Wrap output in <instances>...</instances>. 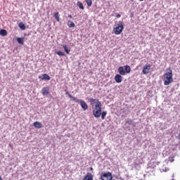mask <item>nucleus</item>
Segmentation results:
<instances>
[{
	"mask_svg": "<svg viewBox=\"0 0 180 180\" xmlns=\"http://www.w3.org/2000/svg\"><path fill=\"white\" fill-rule=\"evenodd\" d=\"M68 27L71 28V27H75V24L74 23V22L69 20L68 21Z\"/></svg>",
	"mask_w": 180,
	"mask_h": 180,
	"instance_id": "14",
	"label": "nucleus"
},
{
	"mask_svg": "<svg viewBox=\"0 0 180 180\" xmlns=\"http://www.w3.org/2000/svg\"><path fill=\"white\" fill-rule=\"evenodd\" d=\"M124 29V27L123 26V22L120 21L117 26L113 28V32L115 34L119 35L122 34V32H123Z\"/></svg>",
	"mask_w": 180,
	"mask_h": 180,
	"instance_id": "3",
	"label": "nucleus"
},
{
	"mask_svg": "<svg viewBox=\"0 0 180 180\" xmlns=\"http://www.w3.org/2000/svg\"><path fill=\"white\" fill-rule=\"evenodd\" d=\"M0 34L1 36H6L8 34V32L5 30H1Z\"/></svg>",
	"mask_w": 180,
	"mask_h": 180,
	"instance_id": "21",
	"label": "nucleus"
},
{
	"mask_svg": "<svg viewBox=\"0 0 180 180\" xmlns=\"http://www.w3.org/2000/svg\"><path fill=\"white\" fill-rule=\"evenodd\" d=\"M0 180H3V179H2V177H1V176H0Z\"/></svg>",
	"mask_w": 180,
	"mask_h": 180,
	"instance_id": "30",
	"label": "nucleus"
},
{
	"mask_svg": "<svg viewBox=\"0 0 180 180\" xmlns=\"http://www.w3.org/2000/svg\"><path fill=\"white\" fill-rule=\"evenodd\" d=\"M141 2H143V1H144V0H139Z\"/></svg>",
	"mask_w": 180,
	"mask_h": 180,
	"instance_id": "31",
	"label": "nucleus"
},
{
	"mask_svg": "<svg viewBox=\"0 0 180 180\" xmlns=\"http://www.w3.org/2000/svg\"><path fill=\"white\" fill-rule=\"evenodd\" d=\"M100 179L101 180H112L113 176H112V173L110 172H102L101 174Z\"/></svg>",
	"mask_w": 180,
	"mask_h": 180,
	"instance_id": "4",
	"label": "nucleus"
},
{
	"mask_svg": "<svg viewBox=\"0 0 180 180\" xmlns=\"http://www.w3.org/2000/svg\"><path fill=\"white\" fill-rule=\"evenodd\" d=\"M77 6H79V9H84V4H82V2L81 1L77 2Z\"/></svg>",
	"mask_w": 180,
	"mask_h": 180,
	"instance_id": "20",
	"label": "nucleus"
},
{
	"mask_svg": "<svg viewBox=\"0 0 180 180\" xmlns=\"http://www.w3.org/2000/svg\"><path fill=\"white\" fill-rule=\"evenodd\" d=\"M167 71L163 75V81H164V85H169V84H172V82H174V79H172V69L171 68H168L167 69Z\"/></svg>",
	"mask_w": 180,
	"mask_h": 180,
	"instance_id": "2",
	"label": "nucleus"
},
{
	"mask_svg": "<svg viewBox=\"0 0 180 180\" xmlns=\"http://www.w3.org/2000/svg\"><path fill=\"white\" fill-rule=\"evenodd\" d=\"M118 72L120 74V75H126V71H124V68H123L122 66H120L118 68Z\"/></svg>",
	"mask_w": 180,
	"mask_h": 180,
	"instance_id": "13",
	"label": "nucleus"
},
{
	"mask_svg": "<svg viewBox=\"0 0 180 180\" xmlns=\"http://www.w3.org/2000/svg\"><path fill=\"white\" fill-rule=\"evenodd\" d=\"M54 17L57 22H60V15L58 14V12L55 13Z\"/></svg>",
	"mask_w": 180,
	"mask_h": 180,
	"instance_id": "19",
	"label": "nucleus"
},
{
	"mask_svg": "<svg viewBox=\"0 0 180 180\" xmlns=\"http://www.w3.org/2000/svg\"><path fill=\"white\" fill-rule=\"evenodd\" d=\"M41 94L44 96H47V95H49L50 94V87L46 86V87L42 88Z\"/></svg>",
	"mask_w": 180,
	"mask_h": 180,
	"instance_id": "6",
	"label": "nucleus"
},
{
	"mask_svg": "<svg viewBox=\"0 0 180 180\" xmlns=\"http://www.w3.org/2000/svg\"><path fill=\"white\" fill-rule=\"evenodd\" d=\"M169 161L170 162H174V157H169Z\"/></svg>",
	"mask_w": 180,
	"mask_h": 180,
	"instance_id": "25",
	"label": "nucleus"
},
{
	"mask_svg": "<svg viewBox=\"0 0 180 180\" xmlns=\"http://www.w3.org/2000/svg\"><path fill=\"white\" fill-rule=\"evenodd\" d=\"M18 27H20L21 30H26V26L25 25V24H23V22H20L18 25Z\"/></svg>",
	"mask_w": 180,
	"mask_h": 180,
	"instance_id": "15",
	"label": "nucleus"
},
{
	"mask_svg": "<svg viewBox=\"0 0 180 180\" xmlns=\"http://www.w3.org/2000/svg\"><path fill=\"white\" fill-rule=\"evenodd\" d=\"M176 139H177L178 140H180V133H179V135L176 136Z\"/></svg>",
	"mask_w": 180,
	"mask_h": 180,
	"instance_id": "27",
	"label": "nucleus"
},
{
	"mask_svg": "<svg viewBox=\"0 0 180 180\" xmlns=\"http://www.w3.org/2000/svg\"><path fill=\"white\" fill-rule=\"evenodd\" d=\"M106 115H108V111H103V112H101V115L102 120H105V117H106Z\"/></svg>",
	"mask_w": 180,
	"mask_h": 180,
	"instance_id": "18",
	"label": "nucleus"
},
{
	"mask_svg": "<svg viewBox=\"0 0 180 180\" xmlns=\"http://www.w3.org/2000/svg\"><path fill=\"white\" fill-rule=\"evenodd\" d=\"M86 2L87 6H92V0H85Z\"/></svg>",
	"mask_w": 180,
	"mask_h": 180,
	"instance_id": "23",
	"label": "nucleus"
},
{
	"mask_svg": "<svg viewBox=\"0 0 180 180\" xmlns=\"http://www.w3.org/2000/svg\"><path fill=\"white\" fill-rule=\"evenodd\" d=\"M90 170L91 171H94V168L93 167H90Z\"/></svg>",
	"mask_w": 180,
	"mask_h": 180,
	"instance_id": "29",
	"label": "nucleus"
},
{
	"mask_svg": "<svg viewBox=\"0 0 180 180\" xmlns=\"http://www.w3.org/2000/svg\"><path fill=\"white\" fill-rule=\"evenodd\" d=\"M68 18H70V19H72V15H69Z\"/></svg>",
	"mask_w": 180,
	"mask_h": 180,
	"instance_id": "28",
	"label": "nucleus"
},
{
	"mask_svg": "<svg viewBox=\"0 0 180 180\" xmlns=\"http://www.w3.org/2000/svg\"><path fill=\"white\" fill-rule=\"evenodd\" d=\"M79 104L83 110H88V104H86L84 101L80 100Z\"/></svg>",
	"mask_w": 180,
	"mask_h": 180,
	"instance_id": "8",
	"label": "nucleus"
},
{
	"mask_svg": "<svg viewBox=\"0 0 180 180\" xmlns=\"http://www.w3.org/2000/svg\"><path fill=\"white\" fill-rule=\"evenodd\" d=\"M39 79L45 80V81H50L51 78L50 76L47 74H43L41 76H39Z\"/></svg>",
	"mask_w": 180,
	"mask_h": 180,
	"instance_id": "9",
	"label": "nucleus"
},
{
	"mask_svg": "<svg viewBox=\"0 0 180 180\" xmlns=\"http://www.w3.org/2000/svg\"><path fill=\"white\" fill-rule=\"evenodd\" d=\"M150 70H151V65H145L143 68L142 72L144 75H147V74L150 73Z\"/></svg>",
	"mask_w": 180,
	"mask_h": 180,
	"instance_id": "5",
	"label": "nucleus"
},
{
	"mask_svg": "<svg viewBox=\"0 0 180 180\" xmlns=\"http://www.w3.org/2000/svg\"><path fill=\"white\" fill-rule=\"evenodd\" d=\"M33 126H34V127H35V129H41V127H43L41 122H40L39 121L34 122L33 123Z\"/></svg>",
	"mask_w": 180,
	"mask_h": 180,
	"instance_id": "11",
	"label": "nucleus"
},
{
	"mask_svg": "<svg viewBox=\"0 0 180 180\" xmlns=\"http://www.w3.org/2000/svg\"><path fill=\"white\" fill-rule=\"evenodd\" d=\"M82 180H94V175L88 172Z\"/></svg>",
	"mask_w": 180,
	"mask_h": 180,
	"instance_id": "12",
	"label": "nucleus"
},
{
	"mask_svg": "<svg viewBox=\"0 0 180 180\" xmlns=\"http://www.w3.org/2000/svg\"><path fill=\"white\" fill-rule=\"evenodd\" d=\"M63 47L66 54H70V50L68 49V47L67 46V45H63Z\"/></svg>",
	"mask_w": 180,
	"mask_h": 180,
	"instance_id": "22",
	"label": "nucleus"
},
{
	"mask_svg": "<svg viewBox=\"0 0 180 180\" xmlns=\"http://www.w3.org/2000/svg\"><path fill=\"white\" fill-rule=\"evenodd\" d=\"M122 15H120V14H117L116 15V18H120Z\"/></svg>",
	"mask_w": 180,
	"mask_h": 180,
	"instance_id": "26",
	"label": "nucleus"
},
{
	"mask_svg": "<svg viewBox=\"0 0 180 180\" xmlns=\"http://www.w3.org/2000/svg\"><path fill=\"white\" fill-rule=\"evenodd\" d=\"M66 91V95H68L69 98H70V99L73 100L74 102H76L77 103H81V100L77 99V97L72 96V95L70 94V93H68V91H67V90H65Z\"/></svg>",
	"mask_w": 180,
	"mask_h": 180,
	"instance_id": "7",
	"label": "nucleus"
},
{
	"mask_svg": "<svg viewBox=\"0 0 180 180\" xmlns=\"http://www.w3.org/2000/svg\"><path fill=\"white\" fill-rule=\"evenodd\" d=\"M124 68H125V72H127V74H129L130 71H131V68L129 65H125Z\"/></svg>",
	"mask_w": 180,
	"mask_h": 180,
	"instance_id": "17",
	"label": "nucleus"
},
{
	"mask_svg": "<svg viewBox=\"0 0 180 180\" xmlns=\"http://www.w3.org/2000/svg\"><path fill=\"white\" fill-rule=\"evenodd\" d=\"M17 41L19 43V44H25V40L22 37L18 38Z\"/></svg>",
	"mask_w": 180,
	"mask_h": 180,
	"instance_id": "16",
	"label": "nucleus"
},
{
	"mask_svg": "<svg viewBox=\"0 0 180 180\" xmlns=\"http://www.w3.org/2000/svg\"><path fill=\"white\" fill-rule=\"evenodd\" d=\"M90 103L93 106V115L94 117H101L102 103L98 98H91Z\"/></svg>",
	"mask_w": 180,
	"mask_h": 180,
	"instance_id": "1",
	"label": "nucleus"
},
{
	"mask_svg": "<svg viewBox=\"0 0 180 180\" xmlns=\"http://www.w3.org/2000/svg\"><path fill=\"white\" fill-rule=\"evenodd\" d=\"M56 54H57L58 56H63V57L65 56V53H64V52H63V51H57V52H56Z\"/></svg>",
	"mask_w": 180,
	"mask_h": 180,
	"instance_id": "24",
	"label": "nucleus"
},
{
	"mask_svg": "<svg viewBox=\"0 0 180 180\" xmlns=\"http://www.w3.org/2000/svg\"><path fill=\"white\" fill-rule=\"evenodd\" d=\"M115 82H117V84H120V82H122V81H123V79L122 77V75H116L115 77Z\"/></svg>",
	"mask_w": 180,
	"mask_h": 180,
	"instance_id": "10",
	"label": "nucleus"
}]
</instances>
